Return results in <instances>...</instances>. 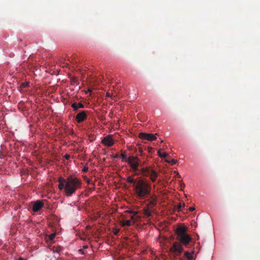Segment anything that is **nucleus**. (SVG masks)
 I'll return each mask as SVG.
<instances>
[{"instance_id": "nucleus-20", "label": "nucleus", "mask_w": 260, "mask_h": 260, "mask_svg": "<svg viewBox=\"0 0 260 260\" xmlns=\"http://www.w3.org/2000/svg\"><path fill=\"white\" fill-rule=\"evenodd\" d=\"M120 157L122 160L127 162L128 157H127L126 153L125 152H123L121 154Z\"/></svg>"}, {"instance_id": "nucleus-10", "label": "nucleus", "mask_w": 260, "mask_h": 260, "mask_svg": "<svg viewBox=\"0 0 260 260\" xmlns=\"http://www.w3.org/2000/svg\"><path fill=\"white\" fill-rule=\"evenodd\" d=\"M58 189L60 190L64 189V191H65V187H66V184L67 182V179H65L62 177H59L58 178Z\"/></svg>"}, {"instance_id": "nucleus-11", "label": "nucleus", "mask_w": 260, "mask_h": 260, "mask_svg": "<svg viewBox=\"0 0 260 260\" xmlns=\"http://www.w3.org/2000/svg\"><path fill=\"white\" fill-rule=\"evenodd\" d=\"M143 214L144 215V216L145 217H149L151 215L152 213L153 212V210L145 207L143 209Z\"/></svg>"}, {"instance_id": "nucleus-32", "label": "nucleus", "mask_w": 260, "mask_h": 260, "mask_svg": "<svg viewBox=\"0 0 260 260\" xmlns=\"http://www.w3.org/2000/svg\"><path fill=\"white\" fill-rule=\"evenodd\" d=\"M106 95H107V96H109V97H111L112 96L111 94L110 93H109V92H107L106 93Z\"/></svg>"}, {"instance_id": "nucleus-17", "label": "nucleus", "mask_w": 260, "mask_h": 260, "mask_svg": "<svg viewBox=\"0 0 260 260\" xmlns=\"http://www.w3.org/2000/svg\"><path fill=\"white\" fill-rule=\"evenodd\" d=\"M126 181L128 183H133V185L136 182H137V181H136L132 176H129L127 177Z\"/></svg>"}, {"instance_id": "nucleus-2", "label": "nucleus", "mask_w": 260, "mask_h": 260, "mask_svg": "<svg viewBox=\"0 0 260 260\" xmlns=\"http://www.w3.org/2000/svg\"><path fill=\"white\" fill-rule=\"evenodd\" d=\"M151 191V185L146 180L139 179L134 184V192L136 198L139 200L149 197Z\"/></svg>"}, {"instance_id": "nucleus-33", "label": "nucleus", "mask_w": 260, "mask_h": 260, "mask_svg": "<svg viewBox=\"0 0 260 260\" xmlns=\"http://www.w3.org/2000/svg\"><path fill=\"white\" fill-rule=\"evenodd\" d=\"M27 85V83H23V84H22V86L23 87H26Z\"/></svg>"}, {"instance_id": "nucleus-3", "label": "nucleus", "mask_w": 260, "mask_h": 260, "mask_svg": "<svg viewBox=\"0 0 260 260\" xmlns=\"http://www.w3.org/2000/svg\"><path fill=\"white\" fill-rule=\"evenodd\" d=\"M81 180L77 177H69L67 178L65 193L67 197H71L76 190L81 187Z\"/></svg>"}, {"instance_id": "nucleus-27", "label": "nucleus", "mask_w": 260, "mask_h": 260, "mask_svg": "<svg viewBox=\"0 0 260 260\" xmlns=\"http://www.w3.org/2000/svg\"><path fill=\"white\" fill-rule=\"evenodd\" d=\"M147 149H148V152H149V153H152V150H153V149H152V147H148L147 148Z\"/></svg>"}, {"instance_id": "nucleus-15", "label": "nucleus", "mask_w": 260, "mask_h": 260, "mask_svg": "<svg viewBox=\"0 0 260 260\" xmlns=\"http://www.w3.org/2000/svg\"><path fill=\"white\" fill-rule=\"evenodd\" d=\"M138 213H139V211H136V212H135V213H134V216L135 218L134 219L133 223L138 222V221H139L141 219V216H140L139 215H138Z\"/></svg>"}, {"instance_id": "nucleus-9", "label": "nucleus", "mask_w": 260, "mask_h": 260, "mask_svg": "<svg viewBox=\"0 0 260 260\" xmlns=\"http://www.w3.org/2000/svg\"><path fill=\"white\" fill-rule=\"evenodd\" d=\"M44 206V203L41 200H37L35 202L33 205L32 210L34 212L39 211Z\"/></svg>"}, {"instance_id": "nucleus-21", "label": "nucleus", "mask_w": 260, "mask_h": 260, "mask_svg": "<svg viewBox=\"0 0 260 260\" xmlns=\"http://www.w3.org/2000/svg\"><path fill=\"white\" fill-rule=\"evenodd\" d=\"M185 256L188 258L189 260H191L193 258V256L192 255V254L188 251L185 252Z\"/></svg>"}, {"instance_id": "nucleus-28", "label": "nucleus", "mask_w": 260, "mask_h": 260, "mask_svg": "<svg viewBox=\"0 0 260 260\" xmlns=\"http://www.w3.org/2000/svg\"><path fill=\"white\" fill-rule=\"evenodd\" d=\"M64 158L66 159H69L70 158V155H69V154H66L65 155H64Z\"/></svg>"}, {"instance_id": "nucleus-29", "label": "nucleus", "mask_w": 260, "mask_h": 260, "mask_svg": "<svg viewBox=\"0 0 260 260\" xmlns=\"http://www.w3.org/2000/svg\"><path fill=\"white\" fill-rule=\"evenodd\" d=\"M119 231L118 230H117V229H115V230H114V231H113V233H114V234L115 235H117V234H118V233H119Z\"/></svg>"}, {"instance_id": "nucleus-8", "label": "nucleus", "mask_w": 260, "mask_h": 260, "mask_svg": "<svg viewBox=\"0 0 260 260\" xmlns=\"http://www.w3.org/2000/svg\"><path fill=\"white\" fill-rule=\"evenodd\" d=\"M102 143L106 146L110 147L114 144V141L112 136L108 135L103 139Z\"/></svg>"}, {"instance_id": "nucleus-4", "label": "nucleus", "mask_w": 260, "mask_h": 260, "mask_svg": "<svg viewBox=\"0 0 260 260\" xmlns=\"http://www.w3.org/2000/svg\"><path fill=\"white\" fill-rule=\"evenodd\" d=\"M136 175H142L145 177H149L152 182L156 181L158 177L157 173L154 170L150 169V167H143L140 169V173H135Z\"/></svg>"}, {"instance_id": "nucleus-13", "label": "nucleus", "mask_w": 260, "mask_h": 260, "mask_svg": "<svg viewBox=\"0 0 260 260\" xmlns=\"http://www.w3.org/2000/svg\"><path fill=\"white\" fill-rule=\"evenodd\" d=\"M134 223L133 222L131 219H128L127 220H122L120 222V224L122 226H131L132 224Z\"/></svg>"}, {"instance_id": "nucleus-36", "label": "nucleus", "mask_w": 260, "mask_h": 260, "mask_svg": "<svg viewBox=\"0 0 260 260\" xmlns=\"http://www.w3.org/2000/svg\"><path fill=\"white\" fill-rule=\"evenodd\" d=\"M177 177H180V175L179 174V173H177Z\"/></svg>"}, {"instance_id": "nucleus-16", "label": "nucleus", "mask_w": 260, "mask_h": 260, "mask_svg": "<svg viewBox=\"0 0 260 260\" xmlns=\"http://www.w3.org/2000/svg\"><path fill=\"white\" fill-rule=\"evenodd\" d=\"M166 161L170 164L171 165H174L177 162V160L175 159H170L168 158L166 159Z\"/></svg>"}, {"instance_id": "nucleus-12", "label": "nucleus", "mask_w": 260, "mask_h": 260, "mask_svg": "<svg viewBox=\"0 0 260 260\" xmlns=\"http://www.w3.org/2000/svg\"><path fill=\"white\" fill-rule=\"evenodd\" d=\"M71 107L74 111H77L79 108H83L84 105L81 103H77L75 102L72 104Z\"/></svg>"}, {"instance_id": "nucleus-30", "label": "nucleus", "mask_w": 260, "mask_h": 260, "mask_svg": "<svg viewBox=\"0 0 260 260\" xmlns=\"http://www.w3.org/2000/svg\"><path fill=\"white\" fill-rule=\"evenodd\" d=\"M189 211H193L195 210V208L194 207H190L189 208Z\"/></svg>"}, {"instance_id": "nucleus-34", "label": "nucleus", "mask_w": 260, "mask_h": 260, "mask_svg": "<svg viewBox=\"0 0 260 260\" xmlns=\"http://www.w3.org/2000/svg\"><path fill=\"white\" fill-rule=\"evenodd\" d=\"M145 163V161H144L142 164L140 165V166L142 167V166H143Z\"/></svg>"}, {"instance_id": "nucleus-6", "label": "nucleus", "mask_w": 260, "mask_h": 260, "mask_svg": "<svg viewBox=\"0 0 260 260\" xmlns=\"http://www.w3.org/2000/svg\"><path fill=\"white\" fill-rule=\"evenodd\" d=\"M157 135V134H155V135H153L152 134L140 133L139 134V137L143 140H146L150 141H153L156 139V137L155 136V135Z\"/></svg>"}, {"instance_id": "nucleus-23", "label": "nucleus", "mask_w": 260, "mask_h": 260, "mask_svg": "<svg viewBox=\"0 0 260 260\" xmlns=\"http://www.w3.org/2000/svg\"><path fill=\"white\" fill-rule=\"evenodd\" d=\"M185 206V204L183 203V205L182 206V204L181 203H179L177 206V210H178V212L179 211H181V208H182V207H184Z\"/></svg>"}, {"instance_id": "nucleus-14", "label": "nucleus", "mask_w": 260, "mask_h": 260, "mask_svg": "<svg viewBox=\"0 0 260 260\" xmlns=\"http://www.w3.org/2000/svg\"><path fill=\"white\" fill-rule=\"evenodd\" d=\"M147 202L146 207L154 211V207L156 205L157 202L146 201Z\"/></svg>"}, {"instance_id": "nucleus-37", "label": "nucleus", "mask_w": 260, "mask_h": 260, "mask_svg": "<svg viewBox=\"0 0 260 260\" xmlns=\"http://www.w3.org/2000/svg\"><path fill=\"white\" fill-rule=\"evenodd\" d=\"M18 260H23V259L21 258H20Z\"/></svg>"}, {"instance_id": "nucleus-25", "label": "nucleus", "mask_w": 260, "mask_h": 260, "mask_svg": "<svg viewBox=\"0 0 260 260\" xmlns=\"http://www.w3.org/2000/svg\"><path fill=\"white\" fill-rule=\"evenodd\" d=\"M49 238H50V239L51 240H53L54 239V238H55V234H51L50 236H49Z\"/></svg>"}, {"instance_id": "nucleus-31", "label": "nucleus", "mask_w": 260, "mask_h": 260, "mask_svg": "<svg viewBox=\"0 0 260 260\" xmlns=\"http://www.w3.org/2000/svg\"><path fill=\"white\" fill-rule=\"evenodd\" d=\"M130 218H131L130 219L132 220V221L133 222L134 221V219L135 218L134 214L133 215L131 216Z\"/></svg>"}, {"instance_id": "nucleus-22", "label": "nucleus", "mask_w": 260, "mask_h": 260, "mask_svg": "<svg viewBox=\"0 0 260 260\" xmlns=\"http://www.w3.org/2000/svg\"><path fill=\"white\" fill-rule=\"evenodd\" d=\"M61 250V247L59 246H58L56 247H53V252L59 253V252Z\"/></svg>"}, {"instance_id": "nucleus-7", "label": "nucleus", "mask_w": 260, "mask_h": 260, "mask_svg": "<svg viewBox=\"0 0 260 260\" xmlns=\"http://www.w3.org/2000/svg\"><path fill=\"white\" fill-rule=\"evenodd\" d=\"M87 112L82 111L77 114L75 119L78 123H80L84 121L87 118Z\"/></svg>"}, {"instance_id": "nucleus-18", "label": "nucleus", "mask_w": 260, "mask_h": 260, "mask_svg": "<svg viewBox=\"0 0 260 260\" xmlns=\"http://www.w3.org/2000/svg\"><path fill=\"white\" fill-rule=\"evenodd\" d=\"M146 201H151L154 202H157V196L156 195H153L148 198Z\"/></svg>"}, {"instance_id": "nucleus-5", "label": "nucleus", "mask_w": 260, "mask_h": 260, "mask_svg": "<svg viewBox=\"0 0 260 260\" xmlns=\"http://www.w3.org/2000/svg\"><path fill=\"white\" fill-rule=\"evenodd\" d=\"M127 162L133 172H136V173H140V169H139V166L140 165L141 160L138 156L134 155L129 156Z\"/></svg>"}, {"instance_id": "nucleus-35", "label": "nucleus", "mask_w": 260, "mask_h": 260, "mask_svg": "<svg viewBox=\"0 0 260 260\" xmlns=\"http://www.w3.org/2000/svg\"><path fill=\"white\" fill-rule=\"evenodd\" d=\"M87 247H88L87 246H84V247H83L84 248H87Z\"/></svg>"}, {"instance_id": "nucleus-19", "label": "nucleus", "mask_w": 260, "mask_h": 260, "mask_svg": "<svg viewBox=\"0 0 260 260\" xmlns=\"http://www.w3.org/2000/svg\"><path fill=\"white\" fill-rule=\"evenodd\" d=\"M157 153H158V156L161 158L167 157L168 155V153H167L166 152L161 153L160 152V150H159L158 151Z\"/></svg>"}, {"instance_id": "nucleus-26", "label": "nucleus", "mask_w": 260, "mask_h": 260, "mask_svg": "<svg viewBox=\"0 0 260 260\" xmlns=\"http://www.w3.org/2000/svg\"><path fill=\"white\" fill-rule=\"evenodd\" d=\"M88 171V167L84 166L82 169L83 172H86Z\"/></svg>"}, {"instance_id": "nucleus-24", "label": "nucleus", "mask_w": 260, "mask_h": 260, "mask_svg": "<svg viewBox=\"0 0 260 260\" xmlns=\"http://www.w3.org/2000/svg\"><path fill=\"white\" fill-rule=\"evenodd\" d=\"M135 211H133L132 210H126L125 211V213H131V214H134L135 213Z\"/></svg>"}, {"instance_id": "nucleus-1", "label": "nucleus", "mask_w": 260, "mask_h": 260, "mask_svg": "<svg viewBox=\"0 0 260 260\" xmlns=\"http://www.w3.org/2000/svg\"><path fill=\"white\" fill-rule=\"evenodd\" d=\"M187 229L184 226H179L175 231V234L177 236V239L181 243L177 242L173 243L172 246L170 248L171 252L177 254H180L183 251V248L181 244L187 246L191 241V237L186 234Z\"/></svg>"}]
</instances>
